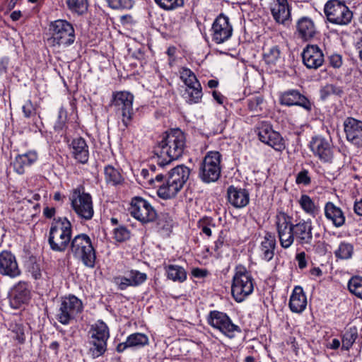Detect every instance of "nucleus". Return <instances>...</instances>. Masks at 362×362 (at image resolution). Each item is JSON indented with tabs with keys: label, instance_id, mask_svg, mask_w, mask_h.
<instances>
[{
	"label": "nucleus",
	"instance_id": "69168bd1",
	"mask_svg": "<svg viewBox=\"0 0 362 362\" xmlns=\"http://www.w3.org/2000/svg\"><path fill=\"white\" fill-rule=\"evenodd\" d=\"M213 97L219 103V104H222L223 103V95H221V93L219 92H217L216 90L213 91Z\"/></svg>",
	"mask_w": 362,
	"mask_h": 362
},
{
	"label": "nucleus",
	"instance_id": "de8ad7c7",
	"mask_svg": "<svg viewBox=\"0 0 362 362\" xmlns=\"http://www.w3.org/2000/svg\"><path fill=\"white\" fill-rule=\"evenodd\" d=\"M262 102L263 98L261 96H252L247 100L248 109L253 113H258L262 110L261 105Z\"/></svg>",
	"mask_w": 362,
	"mask_h": 362
},
{
	"label": "nucleus",
	"instance_id": "7ed1b4c3",
	"mask_svg": "<svg viewBox=\"0 0 362 362\" xmlns=\"http://www.w3.org/2000/svg\"><path fill=\"white\" fill-rule=\"evenodd\" d=\"M71 225L66 218L54 219L49 230L48 243L55 252H64L71 243Z\"/></svg>",
	"mask_w": 362,
	"mask_h": 362
},
{
	"label": "nucleus",
	"instance_id": "aec40b11",
	"mask_svg": "<svg viewBox=\"0 0 362 362\" xmlns=\"http://www.w3.org/2000/svg\"><path fill=\"white\" fill-rule=\"evenodd\" d=\"M31 291L28 284L24 281L16 284L10 293V304L13 308H19L22 305L29 302Z\"/></svg>",
	"mask_w": 362,
	"mask_h": 362
},
{
	"label": "nucleus",
	"instance_id": "6e6552de",
	"mask_svg": "<svg viewBox=\"0 0 362 362\" xmlns=\"http://www.w3.org/2000/svg\"><path fill=\"white\" fill-rule=\"evenodd\" d=\"M70 200L71 207L77 216L85 221L90 220L94 214L91 196L85 192L83 187L73 189Z\"/></svg>",
	"mask_w": 362,
	"mask_h": 362
},
{
	"label": "nucleus",
	"instance_id": "39448f33",
	"mask_svg": "<svg viewBox=\"0 0 362 362\" xmlns=\"http://www.w3.org/2000/svg\"><path fill=\"white\" fill-rule=\"evenodd\" d=\"M70 253L74 257L81 261L83 265L93 268L96 255L90 237L84 233L76 235L70 243Z\"/></svg>",
	"mask_w": 362,
	"mask_h": 362
},
{
	"label": "nucleus",
	"instance_id": "864d4df0",
	"mask_svg": "<svg viewBox=\"0 0 362 362\" xmlns=\"http://www.w3.org/2000/svg\"><path fill=\"white\" fill-rule=\"evenodd\" d=\"M114 282L120 290H125L127 287L132 286L129 275L128 276H117L114 279Z\"/></svg>",
	"mask_w": 362,
	"mask_h": 362
},
{
	"label": "nucleus",
	"instance_id": "9d476101",
	"mask_svg": "<svg viewBox=\"0 0 362 362\" xmlns=\"http://www.w3.org/2000/svg\"><path fill=\"white\" fill-rule=\"evenodd\" d=\"M324 11L329 23L339 25H346L351 23L353 13L340 0H329L325 5Z\"/></svg>",
	"mask_w": 362,
	"mask_h": 362
},
{
	"label": "nucleus",
	"instance_id": "a19ab883",
	"mask_svg": "<svg viewBox=\"0 0 362 362\" xmlns=\"http://www.w3.org/2000/svg\"><path fill=\"white\" fill-rule=\"evenodd\" d=\"M348 288L352 294L362 299V277H351L348 282Z\"/></svg>",
	"mask_w": 362,
	"mask_h": 362
},
{
	"label": "nucleus",
	"instance_id": "603ef678",
	"mask_svg": "<svg viewBox=\"0 0 362 362\" xmlns=\"http://www.w3.org/2000/svg\"><path fill=\"white\" fill-rule=\"evenodd\" d=\"M23 112L25 117H31L36 114V108L30 100H28L22 107Z\"/></svg>",
	"mask_w": 362,
	"mask_h": 362
},
{
	"label": "nucleus",
	"instance_id": "2eb2a0df",
	"mask_svg": "<svg viewBox=\"0 0 362 362\" xmlns=\"http://www.w3.org/2000/svg\"><path fill=\"white\" fill-rule=\"evenodd\" d=\"M180 77L183 83L186 85L189 102L197 103L200 101L202 98V88L201 84L196 75L192 71L186 67H182L180 71Z\"/></svg>",
	"mask_w": 362,
	"mask_h": 362
},
{
	"label": "nucleus",
	"instance_id": "a18cd8bd",
	"mask_svg": "<svg viewBox=\"0 0 362 362\" xmlns=\"http://www.w3.org/2000/svg\"><path fill=\"white\" fill-rule=\"evenodd\" d=\"M155 1L165 11L175 10L184 5V0H155Z\"/></svg>",
	"mask_w": 362,
	"mask_h": 362
},
{
	"label": "nucleus",
	"instance_id": "b1692460",
	"mask_svg": "<svg viewBox=\"0 0 362 362\" xmlns=\"http://www.w3.org/2000/svg\"><path fill=\"white\" fill-rule=\"evenodd\" d=\"M227 197L229 203L235 208H243L247 206L250 201L249 193L246 189L233 185L228 188Z\"/></svg>",
	"mask_w": 362,
	"mask_h": 362
},
{
	"label": "nucleus",
	"instance_id": "4c0bfd02",
	"mask_svg": "<svg viewBox=\"0 0 362 362\" xmlns=\"http://www.w3.org/2000/svg\"><path fill=\"white\" fill-rule=\"evenodd\" d=\"M105 180L108 184L117 185L123 181V178L119 171L111 165L105 168Z\"/></svg>",
	"mask_w": 362,
	"mask_h": 362
},
{
	"label": "nucleus",
	"instance_id": "412c9836",
	"mask_svg": "<svg viewBox=\"0 0 362 362\" xmlns=\"http://www.w3.org/2000/svg\"><path fill=\"white\" fill-rule=\"evenodd\" d=\"M303 62L308 69H317L325 61L322 51L317 45H307L302 53Z\"/></svg>",
	"mask_w": 362,
	"mask_h": 362
},
{
	"label": "nucleus",
	"instance_id": "72a5a7b5",
	"mask_svg": "<svg viewBox=\"0 0 362 362\" xmlns=\"http://www.w3.org/2000/svg\"><path fill=\"white\" fill-rule=\"evenodd\" d=\"M164 269L168 278L173 281L183 282L187 279V272L180 266L168 264L165 265Z\"/></svg>",
	"mask_w": 362,
	"mask_h": 362
},
{
	"label": "nucleus",
	"instance_id": "9b49d317",
	"mask_svg": "<svg viewBox=\"0 0 362 362\" xmlns=\"http://www.w3.org/2000/svg\"><path fill=\"white\" fill-rule=\"evenodd\" d=\"M83 303L75 296H69L62 298L58 312L56 315L57 320L68 325L71 320L82 312Z\"/></svg>",
	"mask_w": 362,
	"mask_h": 362
},
{
	"label": "nucleus",
	"instance_id": "58836bf2",
	"mask_svg": "<svg viewBox=\"0 0 362 362\" xmlns=\"http://www.w3.org/2000/svg\"><path fill=\"white\" fill-rule=\"evenodd\" d=\"M354 254V246L346 242H341L338 248L334 251V255L340 259H349Z\"/></svg>",
	"mask_w": 362,
	"mask_h": 362
},
{
	"label": "nucleus",
	"instance_id": "c85d7f7f",
	"mask_svg": "<svg viewBox=\"0 0 362 362\" xmlns=\"http://www.w3.org/2000/svg\"><path fill=\"white\" fill-rule=\"evenodd\" d=\"M306 305L307 298L303 288L300 286H296L289 300L291 310L293 313H300L305 309Z\"/></svg>",
	"mask_w": 362,
	"mask_h": 362
},
{
	"label": "nucleus",
	"instance_id": "7c9ffc66",
	"mask_svg": "<svg viewBox=\"0 0 362 362\" xmlns=\"http://www.w3.org/2000/svg\"><path fill=\"white\" fill-rule=\"evenodd\" d=\"M296 28L298 36L304 40L313 38L316 33L314 23L307 17H303L299 19Z\"/></svg>",
	"mask_w": 362,
	"mask_h": 362
},
{
	"label": "nucleus",
	"instance_id": "4be33fe9",
	"mask_svg": "<svg viewBox=\"0 0 362 362\" xmlns=\"http://www.w3.org/2000/svg\"><path fill=\"white\" fill-rule=\"evenodd\" d=\"M280 103L286 106L298 105L307 111H310L313 106L306 97L296 90H290L282 93L280 97Z\"/></svg>",
	"mask_w": 362,
	"mask_h": 362
},
{
	"label": "nucleus",
	"instance_id": "3c124183",
	"mask_svg": "<svg viewBox=\"0 0 362 362\" xmlns=\"http://www.w3.org/2000/svg\"><path fill=\"white\" fill-rule=\"evenodd\" d=\"M129 238V233L124 227H119L114 230V238L117 242H123Z\"/></svg>",
	"mask_w": 362,
	"mask_h": 362
},
{
	"label": "nucleus",
	"instance_id": "393cba45",
	"mask_svg": "<svg viewBox=\"0 0 362 362\" xmlns=\"http://www.w3.org/2000/svg\"><path fill=\"white\" fill-rule=\"evenodd\" d=\"M37 158L36 151H29L25 153L16 156L11 163V165L17 173L21 175L25 173L27 168L36 162Z\"/></svg>",
	"mask_w": 362,
	"mask_h": 362
},
{
	"label": "nucleus",
	"instance_id": "f704fd0d",
	"mask_svg": "<svg viewBox=\"0 0 362 362\" xmlns=\"http://www.w3.org/2000/svg\"><path fill=\"white\" fill-rule=\"evenodd\" d=\"M281 52L278 45L264 48L263 59L269 65H275L281 59Z\"/></svg>",
	"mask_w": 362,
	"mask_h": 362
},
{
	"label": "nucleus",
	"instance_id": "bb28decb",
	"mask_svg": "<svg viewBox=\"0 0 362 362\" xmlns=\"http://www.w3.org/2000/svg\"><path fill=\"white\" fill-rule=\"evenodd\" d=\"M71 153L79 163H87L89 157L88 148L86 141L81 138L73 139L70 145Z\"/></svg>",
	"mask_w": 362,
	"mask_h": 362
},
{
	"label": "nucleus",
	"instance_id": "e433bc0d",
	"mask_svg": "<svg viewBox=\"0 0 362 362\" xmlns=\"http://www.w3.org/2000/svg\"><path fill=\"white\" fill-rule=\"evenodd\" d=\"M298 202L300 207L306 214L313 217H315L318 214V207L315 204L314 202L308 195H301Z\"/></svg>",
	"mask_w": 362,
	"mask_h": 362
},
{
	"label": "nucleus",
	"instance_id": "4468645a",
	"mask_svg": "<svg viewBox=\"0 0 362 362\" xmlns=\"http://www.w3.org/2000/svg\"><path fill=\"white\" fill-rule=\"evenodd\" d=\"M129 212L134 218L143 223L152 222L157 217V213L151 204L139 197L132 199Z\"/></svg>",
	"mask_w": 362,
	"mask_h": 362
},
{
	"label": "nucleus",
	"instance_id": "774afa93",
	"mask_svg": "<svg viewBox=\"0 0 362 362\" xmlns=\"http://www.w3.org/2000/svg\"><path fill=\"white\" fill-rule=\"evenodd\" d=\"M18 332H16V336L15 337L16 339H17L20 343H23L25 340L24 332L21 329H18Z\"/></svg>",
	"mask_w": 362,
	"mask_h": 362
},
{
	"label": "nucleus",
	"instance_id": "8fccbe9b",
	"mask_svg": "<svg viewBox=\"0 0 362 362\" xmlns=\"http://www.w3.org/2000/svg\"><path fill=\"white\" fill-rule=\"evenodd\" d=\"M132 286H137L146 280V274L139 271L131 270L129 273Z\"/></svg>",
	"mask_w": 362,
	"mask_h": 362
},
{
	"label": "nucleus",
	"instance_id": "a211bd4d",
	"mask_svg": "<svg viewBox=\"0 0 362 362\" xmlns=\"http://www.w3.org/2000/svg\"><path fill=\"white\" fill-rule=\"evenodd\" d=\"M21 274V271L15 255L10 251H1L0 252V274L16 278Z\"/></svg>",
	"mask_w": 362,
	"mask_h": 362
},
{
	"label": "nucleus",
	"instance_id": "79ce46f5",
	"mask_svg": "<svg viewBox=\"0 0 362 362\" xmlns=\"http://www.w3.org/2000/svg\"><path fill=\"white\" fill-rule=\"evenodd\" d=\"M68 8L78 14H83L88 10L87 0H67Z\"/></svg>",
	"mask_w": 362,
	"mask_h": 362
},
{
	"label": "nucleus",
	"instance_id": "1a4fd4ad",
	"mask_svg": "<svg viewBox=\"0 0 362 362\" xmlns=\"http://www.w3.org/2000/svg\"><path fill=\"white\" fill-rule=\"evenodd\" d=\"M221 155L218 151H209L200 163L199 177L205 183L216 182L221 175Z\"/></svg>",
	"mask_w": 362,
	"mask_h": 362
},
{
	"label": "nucleus",
	"instance_id": "20e7f679",
	"mask_svg": "<svg viewBox=\"0 0 362 362\" xmlns=\"http://www.w3.org/2000/svg\"><path fill=\"white\" fill-rule=\"evenodd\" d=\"M254 290V279L250 272L243 265L235 268L231 284V294L234 300L241 303L247 298Z\"/></svg>",
	"mask_w": 362,
	"mask_h": 362
},
{
	"label": "nucleus",
	"instance_id": "ea45409f",
	"mask_svg": "<svg viewBox=\"0 0 362 362\" xmlns=\"http://www.w3.org/2000/svg\"><path fill=\"white\" fill-rule=\"evenodd\" d=\"M127 344L129 347H140L148 344V337L142 333H134L127 338Z\"/></svg>",
	"mask_w": 362,
	"mask_h": 362
},
{
	"label": "nucleus",
	"instance_id": "473e14b6",
	"mask_svg": "<svg viewBox=\"0 0 362 362\" xmlns=\"http://www.w3.org/2000/svg\"><path fill=\"white\" fill-rule=\"evenodd\" d=\"M158 187L157 194L159 197L163 199H169L175 197L177 192L182 189L177 185L170 183V180L167 178H165V182L162 185H158Z\"/></svg>",
	"mask_w": 362,
	"mask_h": 362
},
{
	"label": "nucleus",
	"instance_id": "09e8293b",
	"mask_svg": "<svg viewBox=\"0 0 362 362\" xmlns=\"http://www.w3.org/2000/svg\"><path fill=\"white\" fill-rule=\"evenodd\" d=\"M67 119L66 111L64 108H60L58 112V118L54 124V128L55 131L60 132L66 127V122Z\"/></svg>",
	"mask_w": 362,
	"mask_h": 362
},
{
	"label": "nucleus",
	"instance_id": "37998d69",
	"mask_svg": "<svg viewBox=\"0 0 362 362\" xmlns=\"http://www.w3.org/2000/svg\"><path fill=\"white\" fill-rule=\"evenodd\" d=\"M197 226L204 234L210 237L212 234L211 228L215 227V223L212 218L204 217L198 221Z\"/></svg>",
	"mask_w": 362,
	"mask_h": 362
},
{
	"label": "nucleus",
	"instance_id": "0e129e2a",
	"mask_svg": "<svg viewBox=\"0 0 362 362\" xmlns=\"http://www.w3.org/2000/svg\"><path fill=\"white\" fill-rule=\"evenodd\" d=\"M340 341L338 339H333L332 341L327 346L328 348L331 349L336 350L340 346Z\"/></svg>",
	"mask_w": 362,
	"mask_h": 362
},
{
	"label": "nucleus",
	"instance_id": "6ab92c4d",
	"mask_svg": "<svg viewBox=\"0 0 362 362\" xmlns=\"http://www.w3.org/2000/svg\"><path fill=\"white\" fill-rule=\"evenodd\" d=\"M310 148L314 155L323 162H330L333 158V151L330 141L322 136L313 137Z\"/></svg>",
	"mask_w": 362,
	"mask_h": 362
},
{
	"label": "nucleus",
	"instance_id": "052dcab7",
	"mask_svg": "<svg viewBox=\"0 0 362 362\" xmlns=\"http://www.w3.org/2000/svg\"><path fill=\"white\" fill-rule=\"evenodd\" d=\"M354 210L357 215L362 216V199L354 202Z\"/></svg>",
	"mask_w": 362,
	"mask_h": 362
},
{
	"label": "nucleus",
	"instance_id": "dca6fc26",
	"mask_svg": "<svg viewBox=\"0 0 362 362\" xmlns=\"http://www.w3.org/2000/svg\"><path fill=\"white\" fill-rule=\"evenodd\" d=\"M259 140L272 147L274 150L281 151L285 148L284 139L280 134L274 131L272 126L267 122H262L257 127Z\"/></svg>",
	"mask_w": 362,
	"mask_h": 362
},
{
	"label": "nucleus",
	"instance_id": "f8f14e48",
	"mask_svg": "<svg viewBox=\"0 0 362 362\" xmlns=\"http://www.w3.org/2000/svg\"><path fill=\"white\" fill-rule=\"evenodd\" d=\"M208 323L229 338H233L236 333H240L239 326L235 325L226 313L218 310L211 311L207 317Z\"/></svg>",
	"mask_w": 362,
	"mask_h": 362
},
{
	"label": "nucleus",
	"instance_id": "c9c22d12",
	"mask_svg": "<svg viewBox=\"0 0 362 362\" xmlns=\"http://www.w3.org/2000/svg\"><path fill=\"white\" fill-rule=\"evenodd\" d=\"M358 337V329L356 327L348 328L342 336L341 349L349 350Z\"/></svg>",
	"mask_w": 362,
	"mask_h": 362
},
{
	"label": "nucleus",
	"instance_id": "e2e57ef3",
	"mask_svg": "<svg viewBox=\"0 0 362 362\" xmlns=\"http://www.w3.org/2000/svg\"><path fill=\"white\" fill-rule=\"evenodd\" d=\"M8 64V59L6 58H4L0 60V74L5 73L6 71Z\"/></svg>",
	"mask_w": 362,
	"mask_h": 362
},
{
	"label": "nucleus",
	"instance_id": "c756f323",
	"mask_svg": "<svg viewBox=\"0 0 362 362\" xmlns=\"http://www.w3.org/2000/svg\"><path fill=\"white\" fill-rule=\"evenodd\" d=\"M325 215L336 227H341L345 223V216L342 210L331 202H327L325 206Z\"/></svg>",
	"mask_w": 362,
	"mask_h": 362
},
{
	"label": "nucleus",
	"instance_id": "f3484780",
	"mask_svg": "<svg viewBox=\"0 0 362 362\" xmlns=\"http://www.w3.org/2000/svg\"><path fill=\"white\" fill-rule=\"evenodd\" d=\"M233 27L229 18L220 14L214 21L211 28L212 40L216 44H221L228 40L232 35Z\"/></svg>",
	"mask_w": 362,
	"mask_h": 362
},
{
	"label": "nucleus",
	"instance_id": "6e6d98bb",
	"mask_svg": "<svg viewBox=\"0 0 362 362\" xmlns=\"http://www.w3.org/2000/svg\"><path fill=\"white\" fill-rule=\"evenodd\" d=\"M166 177H167V175L165 176H164L161 173L157 174L155 176L151 175L150 176V178L148 180V182L151 185H152L155 187H158V185H162L163 183L165 182Z\"/></svg>",
	"mask_w": 362,
	"mask_h": 362
},
{
	"label": "nucleus",
	"instance_id": "49530a36",
	"mask_svg": "<svg viewBox=\"0 0 362 362\" xmlns=\"http://www.w3.org/2000/svg\"><path fill=\"white\" fill-rule=\"evenodd\" d=\"M112 9H130L134 6L133 0H106Z\"/></svg>",
	"mask_w": 362,
	"mask_h": 362
},
{
	"label": "nucleus",
	"instance_id": "2f4dec72",
	"mask_svg": "<svg viewBox=\"0 0 362 362\" xmlns=\"http://www.w3.org/2000/svg\"><path fill=\"white\" fill-rule=\"evenodd\" d=\"M275 246V235L269 232L266 233L260 246L261 256L262 259L266 261L271 260L274 255Z\"/></svg>",
	"mask_w": 362,
	"mask_h": 362
},
{
	"label": "nucleus",
	"instance_id": "cd10ccee",
	"mask_svg": "<svg viewBox=\"0 0 362 362\" xmlns=\"http://www.w3.org/2000/svg\"><path fill=\"white\" fill-rule=\"evenodd\" d=\"M190 170L184 165H180L173 168L167 175L170 182L182 188L189 178Z\"/></svg>",
	"mask_w": 362,
	"mask_h": 362
},
{
	"label": "nucleus",
	"instance_id": "13d9d810",
	"mask_svg": "<svg viewBox=\"0 0 362 362\" xmlns=\"http://www.w3.org/2000/svg\"><path fill=\"white\" fill-rule=\"evenodd\" d=\"M296 259L300 269H304L307 266L305 253L304 252L298 253L296 256Z\"/></svg>",
	"mask_w": 362,
	"mask_h": 362
},
{
	"label": "nucleus",
	"instance_id": "5fc2aeb1",
	"mask_svg": "<svg viewBox=\"0 0 362 362\" xmlns=\"http://www.w3.org/2000/svg\"><path fill=\"white\" fill-rule=\"evenodd\" d=\"M296 182L298 185H309L310 183V177L308 175V171L306 170H303L299 172L296 176Z\"/></svg>",
	"mask_w": 362,
	"mask_h": 362
},
{
	"label": "nucleus",
	"instance_id": "338daca9",
	"mask_svg": "<svg viewBox=\"0 0 362 362\" xmlns=\"http://www.w3.org/2000/svg\"><path fill=\"white\" fill-rule=\"evenodd\" d=\"M132 21V17L130 15H124L120 17V22L123 25L129 23Z\"/></svg>",
	"mask_w": 362,
	"mask_h": 362
},
{
	"label": "nucleus",
	"instance_id": "5701e85b",
	"mask_svg": "<svg viewBox=\"0 0 362 362\" xmlns=\"http://www.w3.org/2000/svg\"><path fill=\"white\" fill-rule=\"evenodd\" d=\"M344 131L349 141L357 146H362V121L352 117L344 122Z\"/></svg>",
	"mask_w": 362,
	"mask_h": 362
},
{
	"label": "nucleus",
	"instance_id": "bf43d9fd",
	"mask_svg": "<svg viewBox=\"0 0 362 362\" xmlns=\"http://www.w3.org/2000/svg\"><path fill=\"white\" fill-rule=\"evenodd\" d=\"M192 274L195 277L202 278L207 275L208 272L205 269L196 268L192 270Z\"/></svg>",
	"mask_w": 362,
	"mask_h": 362
},
{
	"label": "nucleus",
	"instance_id": "680f3d73",
	"mask_svg": "<svg viewBox=\"0 0 362 362\" xmlns=\"http://www.w3.org/2000/svg\"><path fill=\"white\" fill-rule=\"evenodd\" d=\"M55 211H56V210L53 207H52V208L46 207L44 209L43 214L46 218H51L55 214Z\"/></svg>",
	"mask_w": 362,
	"mask_h": 362
},
{
	"label": "nucleus",
	"instance_id": "a878e982",
	"mask_svg": "<svg viewBox=\"0 0 362 362\" xmlns=\"http://www.w3.org/2000/svg\"><path fill=\"white\" fill-rule=\"evenodd\" d=\"M271 12L276 23L284 24L291 16L288 0H275V3L271 7Z\"/></svg>",
	"mask_w": 362,
	"mask_h": 362
},
{
	"label": "nucleus",
	"instance_id": "423d86ee",
	"mask_svg": "<svg viewBox=\"0 0 362 362\" xmlns=\"http://www.w3.org/2000/svg\"><path fill=\"white\" fill-rule=\"evenodd\" d=\"M51 37L48 39L52 46H69L75 40V32L73 25L66 20H57L49 25Z\"/></svg>",
	"mask_w": 362,
	"mask_h": 362
},
{
	"label": "nucleus",
	"instance_id": "0eeeda50",
	"mask_svg": "<svg viewBox=\"0 0 362 362\" xmlns=\"http://www.w3.org/2000/svg\"><path fill=\"white\" fill-rule=\"evenodd\" d=\"M89 333L90 341L89 354L93 358L102 355L107 350V341L110 337L109 328L102 320H98L92 325Z\"/></svg>",
	"mask_w": 362,
	"mask_h": 362
},
{
	"label": "nucleus",
	"instance_id": "c03bdc74",
	"mask_svg": "<svg viewBox=\"0 0 362 362\" xmlns=\"http://www.w3.org/2000/svg\"><path fill=\"white\" fill-rule=\"evenodd\" d=\"M322 99L325 100L331 95H340L343 90L341 88L334 84H327L320 91Z\"/></svg>",
	"mask_w": 362,
	"mask_h": 362
},
{
	"label": "nucleus",
	"instance_id": "f03ea898",
	"mask_svg": "<svg viewBox=\"0 0 362 362\" xmlns=\"http://www.w3.org/2000/svg\"><path fill=\"white\" fill-rule=\"evenodd\" d=\"M186 148V137L180 129L166 132L161 141L154 147V154L158 158V165L163 167L173 160L180 158Z\"/></svg>",
	"mask_w": 362,
	"mask_h": 362
},
{
	"label": "nucleus",
	"instance_id": "4d7b16f0",
	"mask_svg": "<svg viewBox=\"0 0 362 362\" xmlns=\"http://www.w3.org/2000/svg\"><path fill=\"white\" fill-rule=\"evenodd\" d=\"M329 63L334 68H339L342 64V58L339 54H332L329 57Z\"/></svg>",
	"mask_w": 362,
	"mask_h": 362
},
{
	"label": "nucleus",
	"instance_id": "f257e3e1",
	"mask_svg": "<svg viewBox=\"0 0 362 362\" xmlns=\"http://www.w3.org/2000/svg\"><path fill=\"white\" fill-rule=\"evenodd\" d=\"M276 227L281 246L290 247L294 243L302 247L311 246L313 242V223L311 220H300L292 223L285 213L276 216Z\"/></svg>",
	"mask_w": 362,
	"mask_h": 362
},
{
	"label": "nucleus",
	"instance_id": "ddd939ff",
	"mask_svg": "<svg viewBox=\"0 0 362 362\" xmlns=\"http://www.w3.org/2000/svg\"><path fill=\"white\" fill-rule=\"evenodd\" d=\"M134 95L129 92L120 91L114 94L112 105L116 112L122 115V122L127 127L133 118Z\"/></svg>",
	"mask_w": 362,
	"mask_h": 362
}]
</instances>
